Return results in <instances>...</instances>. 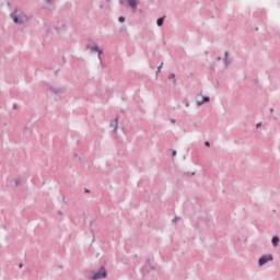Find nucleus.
Instances as JSON below:
<instances>
[{
	"label": "nucleus",
	"instance_id": "1",
	"mask_svg": "<svg viewBox=\"0 0 280 280\" xmlns=\"http://www.w3.org/2000/svg\"><path fill=\"white\" fill-rule=\"evenodd\" d=\"M92 279L93 280L106 279V269L101 268L98 272L93 275Z\"/></svg>",
	"mask_w": 280,
	"mask_h": 280
},
{
	"label": "nucleus",
	"instance_id": "2",
	"mask_svg": "<svg viewBox=\"0 0 280 280\" xmlns=\"http://www.w3.org/2000/svg\"><path fill=\"white\" fill-rule=\"evenodd\" d=\"M11 16H12L14 23H25V21H27V18L24 15L18 16L16 14H12Z\"/></svg>",
	"mask_w": 280,
	"mask_h": 280
},
{
	"label": "nucleus",
	"instance_id": "3",
	"mask_svg": "<svg viewBox=\"0 0 280 280\" xmlns=\"http://www.w3.org/2000/svg\"><path fill=\"white\" fill-rule=\"evenodd\" d=\"M268 261H272V255H268V256H262L258 264L259 266H264L265 264H268Z\"/></svg>",
	"mask_w": 280,
	"mask_h": 280
},
{
	"label": "nucleus",
	"instance_id": "4",
	"mask_svg": "<svg viewBox=\"0 0 280 280\" xmlns=\"http://www.w3.org/2000/svg\"><path fill=\"white\" fill-rule=\"evenodd\" d=\"M129 3V7L133 10H137V0H127Z\"/></svg>",
	"mask_w": 280,
	"mask_h": 280
},
{
	"label": "nucleus",
	"instance_id": "5",
	"mask_svg": "<svg viewBox=\"0 0 280 280\" xmlns=\"http://www.w3.org/2000/svg\"><path fill=\"white\" fill-rule=\"evenodd\" d=\"M91 51H97L98 56H102V51H101V49L97 47V45H93V46L91 47Z\"/></svg>",
	"mask_w": 280,
	"mask_h": 280
},
{
	"label": "nucleus",
	"instance_id": "6",
	"mask_svg": "<svg viewBox=\"0 0 280 280\" xmlns=\"http://www.w3.org/2000/svg\"><path fill=\"white\" fill-rule=\"evenodd\" d=\"M205 102H209V97H208V96H205V97L202 98V101H197V104H198V106H202V104H203Z\"/></svg>",
	"mask_w": 280,
	"mask_h": 280
},
{
	"label": "nucleus",
	"instance_id": "7",
	"mask_svg": "<svg viewBox=\"0 0 280 280\" xmlns=\"http://www.w3.org/2000/svg\"><path fill=\"white\" fill-rule=\"evenodd\" d=\"M271 242H272L273 246H279V237L278 236H273Z\"/></svg>",
	"mask_w": 280,
	"mask_h": 280
},
{
	"label": "nucleus",
	"instance_id": "8",
	"mask_svg": "<svg viewBox=\"0 0 280 280\" xmlns=\"http://www.w3.org/2000/svg\"><path fill=\"white\" fill-rule=\"evenodd\" d=\"M163 18L158 19V26L161 27V25H163Z\"/></svg>",
	"mask_w": 280,
	"mask_h": 280
},
{
	"label": "nucleus",
	"instance_id": "9",
	"mask_svg": "<svg viewBox=\"0 0 280 280\" xmlns=\"http://www.w3.org/2000/svg\"><path fill=\"white\" fill-rule=\"evenodd\" d=\"M176 78V74L172 73L168 75V80H174ZM174 83H176V79L174 80Z\"/></svg>",
	"mask_w": 280,
	"mask_h": 280
},
{
	"label": "nucleus",
	"instance_id": "10",
	"mask_svg": "<svg viewBox=\"0 0 280 280\" xmlns=\"http://www.w3.org/2000/svg\"><path fill=\"white\" fill-rule=\"evenodd\" d=\"M118 21H119V23H124V22L126 21V19H125L124 16H120V18L118 19Z\"/></svg>",
	"mask_w": 280,
	"mask_h": 280
},
{
	"label": "nucleus",
	"instance_id": "11",
	"mask_svg": "<svg viewBox=\"0 0 280 280\" xmlns=\"http://www.w3.org/2000/svg\"><path fill=\"white\" fill-rule=\"evenodd\" d=\"M161 69H163V63L159 66L158 71H161Z\"/></svg>",
	"mask_w": 280,
	"mask_h": 280
},
{
	"label": "nucleus",
	"instance_id": "12",
	"mask_svg": "<svg viewBox=\"0 0 280 280\" xmlns=\"http://www.w3.org/2000/svg\"><path fill=\"white\" fill-rule=\"evenodd\" d=\"M206 145H207V148H209V145H211L209 142H206Z\"/></svg>",
	"mask_w": 280,
	"mask_h": 280
},
{
	"label": "nucleus",
	"instance_id": "13",
	"mask_svg": "<svg viewBox=\"0 0 280 280\" xmlns=\"http://www.w3.org/2000/svg\"><path fill=\"white\" fill-rule=\"evenodd\" d=\"M173 156H176V151H173Z\"/></svg>",
	"mask_w": 280,
	"mask_h": 280
}]
</instances>
